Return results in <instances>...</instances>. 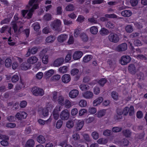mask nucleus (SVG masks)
Wrapping results in <instances>:
<instances>
[{
    "label": "nucleus",
    "mask_w": 147,
    "mask_h": 147,
    "mask_svg": "<svg viewBox=\"0 0 147 147\" xmlns=\"http://www.w3.org/2000/svg\"><path fill=\"white\" fill-rule=\"evenodd\" d=\"M42 0H30L28 3V5L27 6L28 9L30 8V7L32 8L28 11L23 10L21 11L22 14L24 18L28 19L31 18L33 13L35 9L38 7L39 2Z\"/></svg>",
    "instance_id": "f257e3e1"
},
{
    "label": "nucleus",
    "mask_w": 147,
    "mask_h": 147,
    "mask_svg": "<svg viewBox=\"0 0 147 147\" xmlns=\"http://www.w3.org/2000/svg\"><path fill=\"white\" fill-rule=\"evenodd\" d=\"M31 91L33 94L36 96H42L44 94V91L43 90L37 87L32 88L31 89Z\"/></svg>",
    "instance_id": "f03ea898"
},
{
    "label": "nucleus",
    "mask_w": 147,
    "mask_h": 147,
    "mask_svg": "<svg viewBox=\"0 0 147 147\" xmlns=\"http://www.w3.org/2000/svg\"><path fill=\"white\" fill-rule=\"evenodd\" d=\"M61 23V22L60 20L57 19L54 20L52 23L51 26L52 29L54 30L59 31Z\"/></svg>",
    "instance_id": "7ed1b4c3"
},
{
    "label": "nucleus",
    "mask_w": 147,
    "mask_h": 147,
    "mask_svg": "<svg viewBox=\"0 0 147 147\" xmlns=\"http://www.w3.org/2000/svg\"><path fill=\"white\" fill-rule=\"evenodd\" d=\"M62 109V107L59 105H57L54 109L53 113V115L54 119L55 120H57L59 117V112Z\"/></svg>",
    "instance_id": "20e7f679"
},
{
    "label": "nucleus",
    "mask_w": 147,
    "mask_h": 147,
    "mask_svg": "<svg viewBox=\"0 0 147 147\" xmlns=\"http://www.w3.org/2000/svg\"><path fill=\"white\" fill-rule=\"evenodd\" d=\"M60 118L63 120H67L70 117L69 111L67 109L62 111L60 113Z\"/></svg>",
    "instance_id": "39448f33"
},
{
    "label": "nucleus",
    "mask_w": 147,
    "mask_h": 147,
    "mask_svg": "<svg viewBox=\"0 0 147 147\" xmlns=\"http://www.w3.org/2000/svg\"><path fill=\"white\" fill-rule=\"evenodd\" d=\"M131 60V57L128 55H123L119 60V63L122 65H125L129 63Z\"/></svg>",
    "instance_id": "423d86ee"
},
{
    "label": "nucleus",
    "mask_w": 147,
    "mask_h": 147,
    "mask_svg": "<svg viewBox=\"0 0 147 147\" xmlns=\"http://www.w3.org/2000/svg\"><path fill=\"white\" fill-rule=\"evenodd\" d=\"M108 38L110 41L114 43L117 42L119 39L118 35L113 33L110 34L109 35Z\"/></svg>",
    "instance_id": "0eeeda50"
},
{
    "label": "nucleus",
    "mask_w": 147,
    "mask_h": 147,
    "mask_svg": "<svg viewBox=\"0 0 147 147\" xmlns=\"http://www.w3.org/2000/svg\"><path fill=\"white\" fill-rule=\"evenodd\" d=\"M16 61L13 62L12 65V68L13 69H20L19 63L22 61V59L18 57H16L14 58Z\"/></svg>",
    "instance_id": "6e6552de"
},
{
    "label": "nucleus",
    "mask_w": 147,
    "mask_h": 147,
    "mask_svg": "<svg viewBox=\"0 0 147 147\" xmlns=\"http://www.w3.org/2000/svg\"><path fill=\"white\" fill-rule=\"evenodd\" d=\"M27 116V113L24 111L17 113L15 116V118L18 120H21L25 119Z\"/></svg>",
    "instance_id": "1a4fd4ad"
},
{
    "label": "nucleus",
    "mask_w": 147,
    "mask_h": 147,
    "mask_svg": "<svg viewBox=\"0 0 147 147\" xmlns=\"http://www.w3.org/2000/svg\"><path fill=\"white\" fill-rule=\"evenodd\" d=\"M107 80L105 78H102L98 82L96 80H94L92 82L89 83V84L92 86L97 83L101 86H103L107 82Z\"/></svg>",
    "instance_id": "9d476101"
},
{
    "label": "nucleus",
    "mask_w": 147,
    "mask_h": 147,
    "mask_svg": "<svg viewBox=\"0 0 147 147\" xmlns=\"http://www.w3.org/2000/svg\"><path fill=\"white\" fill-rule=\"evenodd\" d=\"M63 58H61L55 60L52 64V65L55 67H58L62 65L64 62Z\"/></svg>",
    "instance_id": "9b49d317"
},
{
    "label": "nucleus",
    "mask_w": 147,
    "mask_h": 147,
    "mask_svg": "<svg viewBox=\"0 0 147 147\" xmlns=\"http://www.w3.org/2000/svg\"><path fill=\"white\" fill-rule=\"evenodd\" d=\"M128 69L129 73L132 74H135L138 71L136 66L133 64H130Z\"/></svg>",
    "instance_id": "f8f14e48"
},
{
    "label": "nucleus",
    "mask_w": 147,
    "mask_h": 147,
    "mask_svg": "<svg viewBox=\"0 0 147 147\" xmlns=\"http://www.w3.org/2000/svg\"><path fill=\"white\" fill-rule=\"evenodd\" d=\"M82 95L84 98L88 99L92 98L94 96L93 93L90 91H87L83 93Z\"/></svg>",
    "instance_id": "ddd939ff"
},
{
    "label": "nucleus",
    "mask_w": 147,
    "mask_h": 147,
    "mask_svg": "<svg viewBox=\"0 0 147 147\" xmlns=\"http://www.w3.org/2000/svg\"><path fill=\"white\" fill-rule=\"evenodd\" d=\"M75 121L77 122L76 126V130H80L83 126L84 123V121L77 119H75Z\"/></svg>",
    "instance_id": "4468645a"
},
{
    "label": "nucleus",
    "mask_w": 147,
    "mask_h": 147,
    "mask_svg": "<svg viewBox=\"0 0 147 147\" xmlns=\"http://www.w3.org/2000/svg\"><path fill=\"white\" fill-rule=\"evenodd\" d=\"M0 139L5 140H2L1 142V145L4 146H7L8 145V143L5 140H8L9 139V138L7 136L0 134Z\"/></svg>",
    "instance_id": "2eb2a0df"
},
{
    "label": "nucleus",
    "mask_w": 147,
    "mask_h": 147,
    "mask_svg": "<svg viewBox=\"0 0 147 147\" xmlns=\"http://www.w3.org/2000/svg\"><path fill=\"white\" fill-rule=\"evenodd\" d=\"M103 98L102 97H98L95 99L93 102V105L94 107H96L100 105L103 101Z\"/></svg>",
    "instance_id": "dca6fc26"
},
{
    "label": "nucleus",
    "mask_w": 147,
    "mask_h": 147,
    "mask_svg": "<svg viewBox=\"0 0 147 147\" xmlns=\"http://www.w3.org/2000/svg\"><path fill=\"white\" fill-rule=\"evenodd\" d=\"M54 74V70L51 69L45 71L44 73V77L45 79L47 80Z\"/></svg>",
    "instance_id": "f3484780"
},
{
    "label": "nucleus",
    "mask_w": 147,
    "mask_h": 147,
    "mask_svg": "<svg viewBox=\"0 0 147 147\" xmlns=\"http://www.w3.org/2000/svg\"><path fill=\"white\" fill-rule=\"evenodd\" d=\"M83 55V53L81 51H75L73 55V58L74 60H77L80 59Z\"/></svg>",
    "instance_id": "a211bd4d"
},
{
    "label": "nucleus",
    "mask_w": 147,
    "mask_h": 147,
    "mask_svg": "<svg viewBox=\"0 0 147 147\" xmlns=\"http://www.w3.org/2000/svg\"><path fill=\"white\" fill-rule=\"evenodd\" d=\"M67 35L63 34L59 35L57 37L58 41L60 42H63L65 41L68 38Z\"/></svg>",
    "instance_id": "6ab92c4d"
},
{
    "label": "nucleus",
    "mask_w": 147,
    "mask_h": 147,
    "mask_svg": "<svg viewBox=\"0 0 147 147\" xmlns=\"http://www.w3.org/2000/svg\"><path fill=\"white\" fill-rule=\"evenodd\" d=\"M127 49V44L125 43H123L118 45L116 48V50L119 51H125Z\"/></svg>",
    "instance_id": "aec40b11"
},
{
    "label": "nucleus",
    "mask_w": 147,
    "mask_h": 147,
    "mask_svg": "<svg viewBox=\"0 0 147 147\" xmlns=\"http://www.w3.org/2000/svg\"><path fill=\"white\" fill-rule=\"evenodd\" d=\"M38 59L36 56H31L29 58L27 62L29 64H34L36 63L38 60Z\"/></svg>",
    "instance_id": "412c9836"
},
{
    "label": "nucleus",
    "mask_w": 147,
    "mask_h": 147,
    "mask_svg": "<svg viewBox=\"0 0 147 147\" xmlns=\"http://www.w3.org/2000/svg\"><path fill=\"white\" fill-rule=\"evenodd\" d=\"M79 94V91L77 90H71L69 94V96L72 98H76Z\"/></svg>",
    "instance_id": "4be33fe9"
},
{
    "label": "nucleus",
    "mask_w": 147,
    "mask_h": 147,
    "mask_svg": "<svg viewBox=\"0 0 147 147\" xmlns=\"http://www.w3.org/2000/svg\"><path fill=\"white\" fill-rule=\"evenodd\" d=\"M61 79L63 82L65 83H67L70 81L71 77L69 74H65L63 75Z\"/></svg>",
    "instance_id": "5701e85b"
},
{
    "label": "nucleus",
    "mask_w": 147,
    "mask_h": 147,
    "mask_svg": "<svg viewBox=\"0 0 147 147\" xmlns=\"http://www.w3.org/2000/svg\"><path fill=\"white\" fill-rule=\"evenodd\" d=\"M52 119L50 117L46 121H44L41 119H39L38 122L40 125H43L45 124H48L50 123L52 121Z\"/></svg>",
    "instance_id": "b1692460"
},
{
    "label": "nucleus",
    "mask_w": 147,
    "mask_h": 147,
    "mask_svg": "<svg viewBox=\"0 0 147 147\" xmlns=\"http://www.w3.org/2000/svg\"><path fill=\"white\" fill-rule=\"evenodd\" d=\"M106 112V109H102L99 111L96 115L98 117L100 118L105 115Z\"/></svg>",
    "instance_id": "393cba45"
},
{
    "label": "nucleus",
    "mask_w": 147,
    "mask_h": 147,
    "mask_svg": "<svg viewBox=\"0 0 147 147\" xmlns=\"http://www.w3.org/2000/svg\"><path fill=\"white\" fill-rule=\"evenodd\" d=\"M57 100V101L58 103L59 104V105L60 106V105H64V102H65L64 99L63 97L61 95H60L59 96Z\"/></svg>",
    "instance_id": "a878e982"
},
{
    "label": "nucleus",
    "mask_w": 147,
    "mask_h": 147,
    "mask_svg": "<svg viewBox=\"0 0 147 147\" xmlns=\"http://www.w3.org/2000/svg\"><path fill=\"white\" fill-rule=\"evenodd\" d=\"M108 142V139L105 138H100L97 140V142L100 144H107Z\"/></svg>",
    "instance_id": "bb28decb"
},
{
    "label": "nucleus",
    "mask_w": 147,
    "mask_h": 147,
    "mask_svg": "<svg viewBox=\"0 0 147 147\" xmlns=\"http://www.w3.org/2000/svg\"><path fill=\"white\" fill-rule=\"evenodd\" d=\"M26 85L24 83L21 82L19 84H17L14 88L15 91L16 92L21 89L22 88H24Z\"/></svg>",
    "instance_id": "cd10ccee"
},
{
    "label": "nucleus",
    "mask_w": 147,
    "mask_h": 147,
    "mask_svg": "<svg viewBox=\"0 0 147 147\" xmlns=\"http://www.w3.org/2000/svg\"><path fill=\"white\" fill-rule=\"evenodd\" d=\"M90 33L93 34H96L98 32V30L97 27L94 26L91 27L90 28Z\"/></svg>",
    "instance_id": "c85d7f7f"
},
{
    "label": "nucleus",
    "mask_w": 147,
    "mask_h": 147,
    "mask_svg": "<svg viewBox=\"0 0 147 147\" xmlns=\"http://www.w3.org/2000/svg\"><path fill=\"white\" fill-rule=\"evenodd\" d=\"M30 66L26 63H22L20 66V69L23 70H26L29 69Z\"/></svg>",
    "instance_id": "c756f323"
},
{
    "label": "nucleus",
    "mask_w": 147,
    "mask_h": 147,
    "mask_svg": "<svg viewBox=\"0 0 147 147\" xmlns=\"http://www.w3.org/2000/svg\"><path fill=\"white\" fill-rule=\"evenodd\" d=\"M132 14V12L131 11L128 10H124L121 13L122 15L124 17H129Z\"/></svg>",
    "instance_id": "7c9ffc66"
},
{
    "label": "nucleus",
    "mask_w": 147,
    "mask_h": 147,
    "mask_svg": "<svg viewBox=\"0 0 147 147\" xmlns=\"http://www.w3.org/2000/svg\"><path fill=\"white\" fill-rule=\"evenodd\" d=\"M117 116H115V118L116 119L119 120L122 117L121 115L123 114L122 110L118 109H117Z\"/></svg>",
    "instance_id": "2f4dec72"
},
{
    "label": "nucleus",
    "mask_w": 147,
    "mask_h": 147,
    "mask_svg": "<svg viewBox=\"0 0 147 147\" xmlns=\"http://www.w3.org/2000/svg\"><path fill=\"white\" fill-rule=\"evenodd\" d=\"M34 144V141L32 139L28 140L26 144V147H33Z\"/></svg>",
    "instance_id": "473e14b6"
},
{
    "label": "nucleus",
    "mask_w": 147,
    "mask_h": 147,
    "mask_svg": "<svg viewBox=\"0 0 147 147\" xmlns=\"http://www.w3.org/2000/svg\"><path fill=\"white\" fill-rule=\"evenodd\" d=\"M42 61L44 64H47L49 61V56L48 55L44 54L42 56Z\"/></svg>",
    "instance_id": "72a5a7b5"
},
{
    "label": "nucleus",
    "mask_w": 147,
    "mask_h": 147,
    "mask_svg": "<svg viewBox=\"0 0 147 147\" xmlns=\"http://www.w3.org/2000/svg\"><path fill=\"white\" fill-rule=\"evenodd\" d=\"M37 140L39 143L43 144L45 142V139L43 136L40 135L37 137Z\"/></svg>",
    "instance_id": "f704fd0d"
},
{
    "label": "nucleus",
    "mask_w": 147,
    "mask_h": 147,
    "mask_svg": "<svg viewBox=\"0 0 147 147\" xmlns=\"http://www.w3.org/2000/svg\"><path fill=\"white\" fill-rule=\"evenodd\" d=\"M74 122L71 120H68L66 123V126L68 128H72L74 126Z\"/></svg>",
    "instance_id": "c9c22d12"
},
{
    "label": "nucleus",
    "mask_w": 147,
    "mask_h": 147,
    "mask_svg": "<svg viewBox=\"0 0 147 147\" xmlns=\"http://www.w3.org/2000/svg\"><path fill=\"white\" fill-rule=\"evenodd\" d=\"M79 88L82 91L87 90H89L90 88V87L88 85L83 84H81Z\"/></svg>",
    "instance_id": "e433bc0d"
},
{
    "label": "nucleus",
    "mask_w": 147,
    "mask_h": 147,
    "mask_svg": "<svg viewBox=\"0 0 147 147\" xmlns=\"http://www.w3.org/2000/svg\"><path fill=\"white\" fill-rule=\"evenodd\" d=\"M41 114L42 115V117L48 116L49 115L48 110L45 108L42 109Z\"/></svg>",
    "instance_id": "4c0bfd02"
},
{
    "label": "nucleus",
    "mask_w": 147,
    "mask_h": 147,
    "mask_svg": "<svg viewBox=\"0 0 147 147\" xmlns=\"http://www.w3.org/2000/svg\"><path fill=\"white\" fill-rule=\"evenodd\" d=\"M64 105H65V107L67 109L69 108L72 106L71 102L68 100H65Z\"/></svg>",
    "instance_id": "58836bf2"
},
{
    "label": "nucleus",
    "mask_w": 147,
    "mask_h": 147,
    "mask_svg": "<svg viewBox=\"0 0 147 147\" xmlns=\"http://www.w3.org/2000/svg\"><path fill=\"white\" fill-rule=\"evenodd\" d=\"M55 39V37L54 36H50L47 38L46 41L48 43H51L54 42Z\"/></svg>",
    "instance_id": "ea45409f"
},
{
    "label": "nucleus",
    "mask_w": 147,
    "mask_h": 147,
    "mask_svg": "<svg viewBox=\"0 0 147 147\" xmlns=\"http://www.w3.org/2000/svg\"><path fill=\"white\" fill-rule=\"evenodd\" d=\"M11 27H8L7 26H5L3 27L1 29V33H3L5 31L7 30L8 31V32L11 34Z\"/></svg>",
    "instance_id": "a19ab883"
},
{
    "label": "nucleus",
    "mask_w": 147,
    "mask_h": 147,
    "mask_svg": "<svg viewBox=\"0 0 147 147\" xmlns=\"http://www.w3.org/2000/svg\"><path fill=\"white\" fill-rule=\"evenodd\" d=\"M12 61L11 59L8 58L7 59L5 62V65L6 67H10L11 65Z\"/></svg>",
    "instance_id": "79ce46f5"
},
{
    "label": "nucleus",
    "mask_w": 147,
    "mask_h": 147,
    "mask_svg": "<svg viewBox=\"0 0 147 147\" xmlns=\"http://www.w3.org/2000/svg\"><path fill=\"white\" fill-rule=\"evenodd\" d=\"M59 71L62 73H66L67 71V67L66 66H63L60 67L59 69Z\"/></svg>",
    "instance_id": "37998d69"
},
{
    "label": "nucleus",
    "mask_w": 147,
    "mask_h": 147,
    "mask_svg": "<svg viewBox=\"0 0 147 147\" xmlns=\"http://www.w3.org/2000/svg\"><path fill=\"white\" fill-rule=\"evenodd\" d=\"M79 105L81 107H84L87 106V102L86 100H82L79 101Z\"/></svg>",
    "instance_id": "c03bdc74"
},
{
    "label": "nucleus",
    "mask_w": 147,
    "mask_h": 147,
    "mask_svg": "<svg viewBox=\"0 0 147 147\" xmlns=\"http://www.w3.org/2000/svg\"><path fill=\"white\" fill-rule=\"evenodd\" d=\"M32 26L34 30L36 31H38L40 28V25L37 22L34 23L32 24Z\"/></svg>",
    "instance_id": "a18cd8bd"
},
{
    "label": "nucleus",
    "mask_w": 147,
    "mask_h": 147,
    "mask_svg": "<svg viewBox=\"0 0 147 147\" xmlns=\"http://www.w3.org/2000/svg\"><path fill=\"white\" fill-rule=\"evenodd\" d=\"M92 57L91 55H86L83 58V61L85 63L89 61L92 59Z\"/></svg>",
    "instance_id": "49530a36"
},
{
    "label": "nucleus",
    "mask_w": 147,
    "mask_h": 147,
    "mask_svg": "<svg viewBox=\"0 0 147 147\" xmlns=\"http://www.w3.org/2000/svg\"><path fill=\"white\" fill-rule=\"evenodd\" d=\"M111 96L112 98L115 100H117L118 99V94L115 92L113 91L111 92Z\"/></svg>",
    "instance_id": "de8ad7c7"
},
{
    "label": "nucleus",
    "mask_w": 147,
    "mask_h": 147,
    "mask_svg": "<svg viewBox=\"0 0 147 147\" xmlns=\"http://www.w3.org/2000/svg\"><path fill=\"white\" fill-rule=\"evenodd\" d=\"M88 112L90 114H93L96 112V109L93 107H90L88 109Z\"/></svg>",
    "instance_id": "09e8293b"
},
{
    "label": "nucleus",
    "mask_w": 147,
    "mask_h": 147,
    "mask_svg": "<svg viewBox=\"0 0 147 147\" xmlns=\"http://www.w3.org/2000/svg\"><path fill=\"white\" fill-rule=\"evenodd\" d=\"M87 113V110L83 109H80L79 111V115L80 116H82L84 115Z\"/></svg>",
    "instance_id": "8fccbe9b"
},
{
    "label": "nucleus",
    "mask_w": 147,
    "mask_h": 147,
    "mask_svg": "<svg viewBox=\"0 0 147 147\" xmlns=\"http://www.w3.org/2000/svg\"><path fill=\"white\" fill-rule=\"evenodd\" d=\"M135 52L134 54V56L136 57L138 59H141L142 60H146V57L145 56L143 55H136L135 54Z\"/></svg>",
    "instance_id": "3c124183"
},
{
    "label": "nucleus",
    "mask_w": 147,
    "mask_h": 147,
    "mask_svg": "<svg viewBox=\"0 0 147 147\" xmlns=\"http://www.w3.org/2000/svg\"><path fill=\"white\" fill-rule=\"evenodd\" d=\"M59 93L56 92H52V99L54 101H56L57 100V96H58L60 95Z\"/></svg>",
    "instance_id": "603ef678"
},
{
    "label": "nucleus",
    "mask_w": 147,
    "mask_h": 147,
    "mask_svg": "<svg viewBox=\"0 0 147 147\" xmlns=\"http://www.w3.org/2000/svg\"><path fill=\"white\" fill-rule=\"evenodd\" d=\"M63 124V121L60 119L57 122L56 127L57 129H59L62 126Z\"/></svg>",
    "instance_id": "864d4df0"
},
{
    "label": "nucleus",
    "mask_w": 147,
    "mask_h": 147,
    "mask_svg": "<svg viewBox=\"0 0 147 147\" xmlns=\"http://www.w3.org/2000/svg\"><path fill=\"white\" fill-rule=\"evenodd\" d=\"M65 9L67 11H71L74 9V7L73 5L69 4L65 7Z\"/></svg>",
    "instance_id": "5fc2aeb1"
},
{
    "label": "nucleus",
    "mask_w": 147,
    "mask_h": 147,
    "mask_svg": "<svg viewBox=\"0 0 147 147\" xmlns=\"http://www.w3.org/2000/svg\"><path fill=\"white\" fill-rule=\"evenodd\" d=\"M78 110L76 108L72 109L71 111V114L72 116H75L78 113Z\"/></svg>",
    "instance_id": "6e6d98bb"
},
{
    "label": "nucleus",
    "mask_w": 147,
    "mask_h": 147,
    "mask_svg": "<svg viewBox=\"0 0 147 147\" xmlns=\"http://www.w3.org/2000/svg\"><path fill=\"white\" fill-rule=\"evenodd\" d=\"M125 30L128 32H131L133 31L132 27L130 25L127 26L125 28Z\"/></svg>",
    "instance_id": "4d7b16f0"
},
{
    "label": "nucleus",
    "mask_w": 147,
    "mask_h": 147,
    "mask_svg": "<svg viewBox=\"0 0 147 147\" xmlns=\"http://www.w3.org/2000/svg\"><path fill=\"white\" fill-rule=\"evenodd\" d=\"M84 19L85 18L83 16L79 15L78 16L76 20L78 22L82 23L84 21Z\"/></svg>",
    "instance_id": "13d9d810"
},
{
    "label": "nucleus",
    "mask_w": 147,
    "mask_h": 147,
    "mask_svg": "<svg viewBox=\"0 0 147 147\" xmlns=\"http://www.w3.org/2000/svg\"><path fill=\"white\" fill-rule=\"evenodd\" d=\"M61 76L60 75L57 74L52 76L51 78V80L52 81H56L59 80Z\"/></svg>",
    "instance_id": "bf43d9fd"
},
{
    "label": "nucleus",
    "mask_w": 147,
    "mask_h": 147,
    "mask_svg": "<svg viewBox=\"0 0 147 147\" xmlns=\"http://www.w3.org/2000/svg\"><path fill=\"white\" fill-rule=\"evenodd\" d=\"M74 42V37L72 35L70 36L67 43L69 45L73 44Z\"/></svg>",
    "instance_id": "052dcab7"
},
{
    "label": "nucleus",
    "mask_w": 147,
    "mask_h": 147,
    "mask_svg": "<svg viewBox=\"0 0 147 147\" xmlns=\"http://www.w3.org/2000/svg\"><path fill=\"white\" fill-rule=\"evenodd\" d=\"M19 79V77L17 75L13 76L11 78V80L13 82H16Z\"/></svg>",
    "instance_id": "680f3d73"
},
{
    "label": "nucleus",
    "mask_w": 147,
    "mask_h": 147,
    "mask_svg": "<svg viewBox=\"0 0 147 147\" xmlns=\"http://www.w3.org/2000/svg\"><path fill=\"white\" fill-rule=\"evenodd\" d=\"M92 138L95 140H96L99 137V134L96 131H94L92 132L91 134Z\"/></svg>",
    "instance_id": "e2e57ef3"
},
{
    "label": "nucleus",
    "mask_w": 147,
    "mask_h": 147,
    "mask_svg": "<svg viewBox=\"0 0 147 147\" xmlns=\"http://www.w3.org/2000/svg\"><path fill=\"white\" fill-rule=\"evenodd\" d=\"M94 119V117H89L88 118L85 120V122L86 123H89L93 122Z\"/></svg>",
    "instance_id": "0e129e2a"
},
{
    "label": "nucleus",
    "mask_w": 147,
    "mask_h": 147,
    "mask_svg": "<svg viewBox=\"0 0 147 147\" xmlns=\"http://www.w3.org/2000/svg\"><path fill=\"white\" fill-rule=\"evenodd\" d=\"M93 92L95 95H98L100 92V90L99 87L95 86L93 88Z\"/></svg>",
    "instance_id": "69168bd1"
},
{
    "label": "nucleus",
    "mask_w": 147,
    "mask_h": 147,
    "mask_svg": "<svg viewBox=\"0 0 147 147\" xmlns=\"http://www.w3.org/2000/svg\"><path fill=\"white\" fill-rule=\"evenodd\" d=\"M106 26L107 27L109 28H113L115 27V25L114 24L111 22H108L106 24Z\"/></svg>",
    "instance_id": "338daca9"
},
{
    "label": "nucleus",
    "mask_w": 147,
    "mask_h": 147,
    "mask_svg": "<svg viewBox=\"0 0 147 147\" xmlns=\"http://www.w3.org/2000/svg\"><path fill=\"white\" fill-rule=\"evenodd\" d=\"M108 32V31L105 28H102L100 31V34L102 35L107 34Z\"/></svg>",
    "instance_id": "774afa93"
}]
</instances>
